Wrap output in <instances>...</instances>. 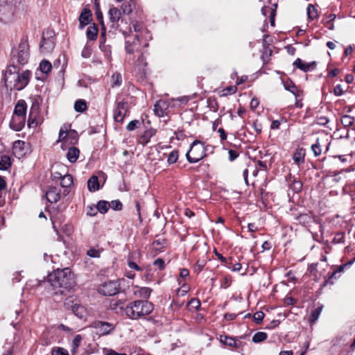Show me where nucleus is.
Wrapping results in <instances>:
<instances>
[{"label":"nucleus","mask_w":355,"mask_h":355,"mask_svg":"<svg viewBox=\"0 0 355 355\" xmlns=\"http://www.w3.org/2000/svg\"><path fill=\"white\" fill-rule=\"evenodd\" d=\"M48 282L54 290L61 294L70 291L76 284L74 275L69 268L57 269L48 276Z\"/></svg>","instance_id":"obj_1"},{"label":"nucleus","mask_w":355,"mask_h":355,"mask_svg":"<svg viewBox=\"0 0 355 355\" xmlns=\"http://www.w3.org/2000/svg\"><path fill=\"white\" fill-rule=\"evenodd\" d=\"M31 76V72L28 70L19 73L12 71L11 69H8L3 77L5 86L7 89L14 88L17 90H21L28 85Z\"/></svg>","instance_id":"obj_2"},{"label":"nucleus","mask_w":355,"mask_h":355,"mask_svg":"<svg viewBox=\"0 0 355 355\" xmlns=\"http://www.w3.org/2000/svg\"><path fill=\"white\" fill-rule=\"evenodd\" d=\"M153 309V303L147 300H135L127 305L125 312L128 318L136 320L149 315Z\"/></svg>","instance_id":"obj_3"},{"label":"nucleus","mask_w":355,"mask_h":355,"mask_svg":"<svg viewBox=\"0 0 355 355\" xmlns=\"http://www.w3.org/2000/svg\"><path fill=\"white\" fill-rule=\"evenodd\" d=\"M26 105L24 101H19L16 104L11 125L15 130H20L25 124Z\"/></svg>","instance_id":"obj_4"},{"label":"nucleus","mask_w":355,"mask_h":355,"mask_svg":"<svg viewBox=\"0 0 355 355\" xmlns=\"http://www.w3.org/2000/svg\"><path fill=\"white\" fill-rule=\"evenodd\" d=\"M204 144L198 140H195L191 145L186 157L189 163H196L206 156Z\"/></svg>","instance_id":"obj_5"},{"label":"nucleus","mask_w":355,"mask_h":355,"mask_svg":"<svg viewBox=\"0 0 355 355\" xmlns=\"http://www.w3.org/2000/svg\"><path fill=\"white\" fill-rule=\"evenodd\" d=\"M29 45L27 39L23 38L17 49L12 52L13 59L20 64H25L28 62L29 58Z\"/></svg>","instance_id":"obj_6"},{"label":"nucleus","mask_w":355,"mask_h":355,"mask_svg":"<svg viewBox=\"0 0 355 355\" xmlns=\"http://www.w3.org/2000/svg\"><path fill=\"white\" fill-rule=\"evenodd\" d=\"M15 7L11 2L0 1V21L8 23L14 18Z\"/></svg>","instance_id":"obj_7"},{"label":"nucleus","mask_w":355,"mask_h":355,"mask_svg":"<svg viewBox=\"0 0 355 355\" xmlns=\"http://www.w3.org/2000/svg\"><path fill=\"white\" fill-rule=\"evenodd\" d=\"M120 284L118 280L104 282L98 288L99 293L103 295L112 296L119 292Z\"/></svg>","instance_id":"obj_8"},{"label":"nucleus","mask_w":355,"mask_h":355,"mask_svg":"<svg viewBox=\"0 0 355 355\" xmlns=\"http://www.w3.org/2000/svg\"><path fill=\"white\" fill-rule=\"evenodd\" d=\"M128 112V103L121 101L116 103L114 110V119L116 122L122 123Z\"/></svg>","instance_id":"obj_9"},{"label":"nucleus","mask_w":355,"mask_h":355,"mask_svg":"<svg viewBox=\"0 0 355 355\" xmlns=\"http://www.w3.org/2000/svg\"><path fill=\"white\" fill-rule=\"evenodd\" d=\"M140 35L139 34L134 35L132 41L126 40L125 42V51L129 55H132L135 52H140L142 50L140 49Z\"/></svg>","instance_id":"obj_10"},{"label":"nucleus","mask_w":355,"mask_h":355,"mask_svg":"<svg viewBox=\"0 0 355 355\" xmlns=\"http://www.w3.org/2000/svg\"><path fill=\"white\" fill-rule=\"evenodd\" d=\"M92 326L99 335L108 334L114 329L113 324L107 322L96 321Z\"/></svg>","instance_id":"obj_11"},{"label":"nucleus","mask_w":355,"mask_h":355,"mask_svg":"<svg viewBox=\"0 0 355 355\" xmlns=\"http://www.w3.org/2000/svg\"><path fill=\"white\" fill-rule=\"evenodd\" d=\"M110 26L112 28H118L119 21L121 18V12L116 7H111L109 10Z\"/></svg>","instance_id":"obj_12"},{"label":"nucleus","mask_w":355,"mask_h":355,"mask_svg":"<svg viewBox=\"0 0 355 355\" xmlns=\"http://www.w3.org/2000/svg\"><path fill=\"white\" fill-rule=\"evenodd\" d=\"M283 85L284 89L293 94L295 98L303 96V91L298 88L292 80H288L284 81Z\"/></svg>","instance_id":"obj_13"},{"label":"nucleus","mask_w":355,"mask_h":355,"mask_svg":"<svg viewBox=\"0 0 355 355\" xmlns=\"http://www.w3.org/2000/svg\"><path fill=\"white\" fill-rule=\"evenodd\" d=\"M139 53V55L137 60L135 58V55H129L128 60L132 61L136 67L139 69V70H142L146 66L147 63L146 62V59L144 57V51H141Z\"/></svg>","instance_id":"obj_14"},{"label":"nucleus","mask_w":355,"mask_h":355,"mask_svg":"<svg viewBox=\"0 0 355 355\" xmlns=\"http://www.w3.org/2000/svg\"><path fill=\"white\" fill-rule=\"evenodd\" d=\"M26 143L21 140L15 141L12 145L13 155L18 158H20L26 154L24 151Z\"/></svg>","instance_id":"obj_15"},{"label":"nucleus","mask_w":355,"mask_h":355,"mask_svg":"<svg viewBox=\"0 0 355 355\" xmlns=\"http://www.w3.org/2000/svg\"><path fill=\"white\" fill-rule=\"evenodd\" d=\"M55 47V42L53 37L46 39L44 36L40 44V49L43 53H50Z\"/></svg>","instance_id":"obj_16"},{"label":"nucleus","mask_w":355,"mask_h":355,"mask_svg":"<svg viewBox=\"0 0 355 355\" xmlns=\"http://www.w3.org/2000/svg\"><path fill=\"white\" fill-rule=\"evenodd\" d=\"M46 198L51 203L57 202L60 198V190L56 187H50L46 192Z\"/></svg>","instance_id":"obj_17"},{"label":"nucleus","mask_w":355,"mask_h":355,"mask_svg":"<svg viewBox=\"0 0 355 355\" xmlns=\"http://www.w3.org/2000/svg\"><path fill=\"white\" fill-rule=\"evenodd\" d=\"M168 104L164 101H157L154 105V112L159 116L162 117L166 114Z\"/></svg>","instance_id":"obj_18"},{"label":"nucleus","mask_w":355,"mask_h":355,"mask_svg":"<svg viewBox=\"0 0 355 355\" xmlns=\"http://www.w3.org/2000/svg\"><path fill=\"white\" fill-rule=\"evenodd\" d=\"M293 65H295L297 68L300 70L307 72L309 71L311 69L314 68L316 65V62L315 61L311 62H304L300 58H297L293 62Z\"/></svg>","instance_id":"obj_19"},{"label":"nucleus","mask_w":355,"mask_h":355,"mask_svg":"<svg viewBox=\"0 0 355 355\" xmlns=\"http://www.w3.org/2000/svg\"><path fill=\"white\" fill-rule=\"evenodd\" d=\"M92 20V12L90 10L87 8H85L80 17H79V21H80V28H83L86 25L89 24L90 21Z\"/></svg>","instance_id":"obj_20"},{"label":"nucleus","mask_w":355,"mask_h":355,"mask_svg":"<svg viewBox=\"0 0 355 355\" xmlns=\"http://www.w3.org/2000/svg\"><path fill=\"white\" fill-rule=\"evenodd\" d=\"M304 158L305 150L303 148H297L293 155V161L298 166L304 162Z\"/></svg>","instance_id":"obj_21"},{"label":"nucleus","mask_w":355,"mask_h":355,"mask_svg":"<svg viewBox=\"0 0 355 355\" xmlns=\"http://www.w3.org/2000/svg\"><path fill=\"white\" fill-rule=\"evenodd\" d=\"M80 155V150L76 147H71L67 153V158L71 163H74L78 159Z\"/></svg>","instance_id":"obj_22"},{"label":"nucleus","mask_w":355,"mask_h":355,"mask_svg":"<svg viewBox=\"0 0 355 355\" xmlns=\"http://www.w3.org/2000/svg\"><path fill=\"white\" fill-rule=\"evenodd\" d=\"M272 51L271 49L266 44V41L264 39L263 40V52L261 58L264 62H268L270 60V56L272 55Z\"/></svg>","instance_id":"obj_23"},{"label":"nucleus","mask_w":355,"mask_h":355,"mask_svg":"<svg viewBox=\"0 0 355 355\" xmlns=\"http://www.w3.org/2000/svg\"><path fill=\"white\" fill-rule=\"evenodd\" d=\"M87 187L90 191H96L100 189L98 177L92 175L87 181Z\"/></svg>","instance_id":"obj_24"},{"label":"nucleus","mask_w":355,"mask_h":355,"mask_svg":"<svg viewBox=\"0 0 355 355\" xmlns=\"http://www.w3.org/2000/svg\"><path fill=\"white\" fill-rule=\"evenodd\" d=\"M273 6L275 7L274 8H269V7H263L261 9V12L265 16L267 15L268 12H270V24L272 26H275V17L277 5L274 4Z\"/></svg>","instance_id":"obj_25"},{"label":"nucleus","mask_w":355,"mask_h":355,"mask_svg":"<svg viewBox=\"0 0 355 355\" xmlns=\"http://www.w3.org/2000/svg\"><path fill=\"white\" fill-rule=\"evenodd\" d=\"M12 162L10 157L7 155H3L0 158V170L5 171L11 166Z\"/></svg>","instance_id":"obj_26"},{"label":"nucleus","mask_w":355,"mask_h":355,"mask_svg":"<svg viewBox=\"0 0 355 355\" xmlns=\"http://www.w3.org/2000/svg\"><path fill=\"white\" fill-rule=\"evenodd\" d=\"M323 309V305H320L317 308L314 309L311 311L310 317H309V322L313 324L318 320L320 317V315Z\"/></svg>","instance_id":"obj_27"},{"label":"nucleus","mask_w":355,"mask_h":355,"mask_svg":"<svg viewBox=\"0 0 355 355\" xmlns=\"http://www.w3.org/2000/svg\"><path fill=\"white\" fill-rule=\"evenodd\" d=\"M87 37L90 40H95L98 35V28L95 24L91 25L87 28L86 32Z\"/></svg>","instance_id":"obj_28"},{"label":"nucleus","mask_w":355,"mask_h":355,"mask_svg":"<svg viewBox=\"0 0 355 355\" xmlns=\"http://www.w3.org/2000/svg\"><path fill=\"white\" fill-rule=\"evenodd\" d=\"M220 341L230 347H238L236 340L232 337L227 336H220Z\"/></svg>","instance_id":"obj_29"},{"label":"nucleus","mask_w":355,"mask_h":355,"mask_svg":"<svg viewBox=\"0 0 355 355\" xmlns=\"http://www.w3.org/2000/svg\"><path fill=\"white\" fill-rule=\"evenodd\" d=\"M98 211L101 214L106 213L109 208H110V202L105 200H100L98 202L97 205Z\"/></svg>","instance_id":"obj_30"},{"label":"nucleus","mask_w":355,"mask_h":355,"mask_svg":"<svg viewBox=\"0 0 355 355\" xmlns=\"http://www.w3.org/2000/svg\"><path fill=\"white\" fill-rule=\"evenodd\" d=\"M135 6L134 0H129L128 2H125L122 4L121 8L123 10V14L129 15L132 11V8Z\"/></svg>","instance_id":"obj_31"},{"label":"nucleus","mask_w":355,"mask_h":355,"mask_svg":"<svg viewBox=\"0 0 355 355\" xmlns=\"http://www.w3.org/2000/svg\"><path fill=\"white\" fill-rule=\"evenodd\" d=\"M51 69L52 65L49 61L46 60H43L41 61L40 64V69L42 73L47 74L51 71Z\"/></svg>","instance_id":"obj_32"},{"label":"nucleus","mask_w":355,"mask_h":355,"mask_svg":"<svg viewBox=\"0 0 355 355\" xmlns=\"http://www.w3.org/2000/svg\"><path fill=\"white\" fill-rule=\"evenodd\" d=\"M73 184V177L69 174L64 175L62 177L60 185L64 188H67Z\"/></svg>","instance_id":"obj_33"},{"label":"nucleus","mask_w":355,"mask_h":355,"mask_svg":"<svg viewBox=\"0 0 355 355\" xmlns=\"http://www.w3.org/2000/svg\"><path fill=\"white\" fill-rule=\"evenodd\" d=\"M87 103L85 100L79 99L75 102L74 109L78 112H83L87 110Z\"/></svg>","instance_id":"obj_34"},{"label":"nucleus","mask_w":355,"mask_h":355,"mask_svg":"<svg viewBox=\"0 0 355 355\" xmlns=\"http://www.w3.org/2000/svg\"><path fill=\"white\" fill-rule=\"evenodd\" d=\"M122 84V76L121 73L116 72L112 76V87H119Z\"/></svg>","instance_id":"obj_35"},{"label":"nucleus","mask_w":355,"mask_h":355,"mask_svg":"<svg viewBox=\"0 0 355 355\" xmlns=\"http://www.w3.org/2000/svg\"><path fill=\"white\" fill-rule=\"evenodd\" d=\"M295 219L298 221L299 223L303 225H306L311 221V216L306 214H301L296 216Z\"/></svg>","instance_id":"obj_36"},{"label":"nucleus","mask_w":355,"mask_h":355,"mask_svg":"<svg viewBox=\"0 0 355 355\" xmlns=\"http://www.w3.org/2000/svg\"><path fill=\"white\" fill-rule=\"evenodd\" d=\"M268 337L266 333L263 331H259L254 334L252 337V341L255 343H259L264 341Z\"/></svg>","instance_id":"obj_37"},{"label":"nucleus","mask_w":355,"mask_h":355,"mask_svg":"<svg viewBox=\"0 0 355 355\" xmlns=\"http://www.w3.org/2000/svg\"><path fill=\"white\" fill-rule=\"evenodd\" d=\"M82 340V337L80 335H76L72 341V345H71V353L73 354H75L77 352V349L78 347L80 345Z\"/></svg>","instance_id":"obj_38"},{"label":"nucleus","mask_w":355,"mask_h":355,"mask_svg":"<svg viewBox=\"0 0 355 355\" xmlns=\"http://www.w3.org/2000/svg\"><path fill=\"white\" fill-rule=\"evenodd\" d=\"M354 119L349 115H343L341 117V123L344 127H349L354 124Z\"/></svg>","instance_id":"obj_39"},{"label":"nucleus","mask_w":355,"mask_h":355,"mask_svg":"<svg viewBox=\"0 0 355 355\" xmlns=\"http://www.w3.org/2000/svg\"><path fill=\"white\" fill-rule=\"evenodd\" d=\"M178 159V151L173 150L168 156L167 162L169 164H173L177 162Z\"/></svg>","instance_id":"obj_40"},{"label":"nucleus","mask_w":355,"mask_h":355,"mask_svg":"<svg viewBox=\"0 0 355 355\" xmlns=\"http://www.w3.org/2000/svg\"><path fill=\"white\" fill-rule=\"evenodd\" d=\"M132 28H133L134 31L136 33V34H139V33H142L143 31H145L147 33V31L144 28L142 25L139 24L138 22H133L132 24V26L130 27V32H132Z\"/></svg>","instance_id":"obj_41"},{"label":"nucleus","mask_w":355,"mask_h":355,"mask_svg":"<svg viewBox=\"0 0 355 355\" xmlns=\"http://www.w3.org/2000/svg\"><path fill=\"white\" fill-rule=\"evenodd\" d=\"M307 15L309 16V18L311 19H314L317 17V10H315V7L311 4L308 6L307 8Z\"/></svg>","instance_id":"obj_42"},{"label":"nucleus","mask_w":355,"mask_h":355,"mask_svg":"<svg viewBox=\"0 0 355 355\" xmlns=\"http://www.w3.org/2000/svg\"><path fill=\"white\" fill-rule=\"evenodd\" d=\"M208 107L213 110L216 112L218 110V104L214 98H209L207 100Z\"/></svg>","instance_id":"obj_43"},{"label":"nucleus","mask_w":355,"mask_h":355,"mask_svg":"<svg viewBox=\"0 0 355 355\" xmlns=\"http://www.w3.org/2000/svg\"><path fill=\"white\" fill-rule=\"evenodd\" d=\"M206 265V261L202 260H198L195 266H194V272L196 273L200 272L202 269L204 268L205 266Z\"/></svg>","instance_id":"obj_44"},{"label":"nucleus","mask_w":355,"mask_h":355,"mask_svg":"<svg viewBox=\"0 0 355 355\" xmlns=\"http://www.w3.org/2000/svg\"><path fill=\"white\" fill-rule=\"evenodd\" d=\"M151 289L148 287H143L139 290V295L143 298H148L151 293Z\"/></svg>","instance_id":"obj_45"},{"label":"nucleus","mask_w":355,"mask_h":355,"mask_svg":"<svg viewBox=\"0 0 355 355\" xmlns=\"http://www.w3.org/2000/svg\"><path fill=\"white\" fill-rule=\"evenodd\" d=\"M187 305L190 307V309L197 310L200 306V302L198 299L192 298Z\"/></svg>","instance_id":"obj_46"},{"label":"nucleus","mask_w":355,"mask_h":355,"mask_svg":"<svg viewBox=\"0 0 355 355\" xmlns=\"http://www.w3.org/2000/svg\"><path fill=\"white\" fill-rule=\"evenodd\" d=\"M311 150H312L314 155L316 157L319 156L321 154L322 150H321L320 144L319 143L318 139L316 141L315 144H314L311 146Z\"/></svg>","instance_id":"obj_47"},{"label":"nucleus","mask_w":355,"mask_h":355,"mask_svg":"<svg viewBox=\"0 0 355 355\" xmlns=\"http://www.w3.org/2000/svg\"><path fill=\"white\" fill-rule=\"evenodd\" d=\"M237 88L236 86H229L223 89L222 91L221 96H226L227 94H232L236 93Z\"/></svg>","instance_id":"obj_48"},{"label":"nucleus","mask_w":355,"mask_h":355,"mask_svg":"<svg viewBox=\"0 0 355 355\" xmlns=\"http://www.w3.org/2000/svg\"><path fill=\"white\" fill-rule=\"evenodd\" d=\"M110 207L114 210H121L123 208V205L121 202L119 200H112L110 203Z\"/></svg>","instance_id":"obj_49"},{"label":"nucleus","mask_w":355,"mask_h":355,"mask_svg":"<svg viewBox=\"0 0 355 355\" xmlns=\"http://www.w3.org/2000/svg\"><path fill=\"white\" fill-rule=\"evenodd\" d=\"M52 355H69L67 349L62 347H57L52 350Z\"/></svg>","instance_id":"obj_50"},{"label":"nucleus","mask_w":355,"mask_h":355,"mask_svg":"<svg viewBox=\"0 0 355 355\" xmlns=\"http://www.w3.org/2000/svg\"><path fill=\"white\" fill-rule=\"evenodd\" d=\"M101 252V251L99 250L92 248L87 252V254L90 257L98 258L100 257Z\"/></svg>","instance_id":"obj_51"},{"label":"nucleus","mask_w":355,"mask_h":355,"mask_svg":"<svg viewBox=\"0 0 355 355\" xmlns=\"http://www.w3.org/2000/svg\"><path fill=\"white\" fill-rule=\"evenodd\" d=\"M264 315H265L262 311H257L254 314L253 318L257 323H260L263 320Z\"/></svg>","instance_id":"obj_52"},{"label":"nucleus","mask_w":355,"mask_h":355,"mask_svg":"<svg viewBox=\"0 0 355 355\" xmlns=\"http://www.w3.org/2000/svg\"><path fill=\"white\" fill-rule=\"evenodd\" d=\"M291 187L295 192H298L302 189V183L300 181L294 180L291 184Z\"/></svg>","instance_id":"obj_53"},{"label":"nucleus","mask_w":355,"mask_h":355,"mask_svg":"<svg viewBox=\"0 0 355 355\" xmlns=\"http://www.w3.org/2000/svg\"><path fill=\"white\" fill-rule=\"evenodd\" d=\"M73 311L74 314H76L78 317L81 318L83 317V307L75 305L73 307Z\"/></svg>","instance_id":"obj_54"},{"label":"nucleus","mask_w":355,"mask_h":355,"mask_svg":"<svg viewBox=\"0 0 355 355\" xmlns=\"http://www.w3.org/2000/svg\"><path fill=\"white\" fill-rule=\"evenodd\" d=\"M87 209H88L87 212V215L91 216H94L97 214V211H98L97 206H95V205L88 206Z\"/></svg>","instance_id":"obj_55"},{"label":"nucleus","mask_w":355,"mask_h":355,"mask_svg":"<svg viewBox=\"0 0 355 355\" xmlns=\"http://www.w3.org/2000/svg\"><path fill=\"white\" fill-rule=\"evenodd\" d=\"M153 265L157 266L159 270H163L165 266V263L162 259L159 258L154 261Z\"/></svg>","instance_id":"obj_56"},{"label":"nucleus","mask_w":355,"mask_h":355,"mask_svg":"<svg viewBox=\"0 0 355 355\" xmlns=\"http://www.w3.org/2000/svg\"><path fill=\"white\" fill-rule=\"evenodd\" d=\"M104 355H127L125 353H118L112 349H104Z\"/></svg>","instance_id":"obj_57"},{"label":"nucleus","mask_w":355,"mask_h":355,"mask_svg":"<svg viewBox=\"0 0 355 355\" xmlns=\"http://www.w3.org/2000/svg\"><path fill=\"white\" fill-rule=\"evenodd\" d=\"M228 155H229V159L231 162L236 159L239 156V153L236 150H232V149H230L228 150Z\"/></svg>","instance_id":"obj_58"},{"label":"nucleus","mask_w":355,"mask_h":355,"mask_svg":"<svg viewBox=\"0 0 355 355\" xmlns=\"http://www.w3.org/2000/svg\"><path fill=\"white\" fill-rule=\"evenodd\" d=\"M139 123V121L137 120H133L131 121L127 125L126 128L129 131L134 130L136 128L137 124Z\"/></svg>","instance_id":"obj_59"},{"label":"nucleus","mask_w":355,"mask_h":355,"mask_svg":"<svg viewBox=\"0 0 355 355\" xmlns=\"http://www.w3.org/2000/svg\"><path fill=\"white\" fill-rule=\"evenodd\" d=\"M67 130H64L62 128L60 130L59 132V137L58 141H64L65 139H67Z\"/></svg>","instance_id":"obj_60"},{"label":"nucleus","mask_w":355,"mask_h":355,"mask_svg":"<svg viewBox=\"0 0 355 355\" xmlns=\"http://www.w3.org/2000/svg\"><path fill=\"white\" fill-rule=\"evenodd\" d=\"M334 93L336 96H340L343 95V90L340 85H336L334 89Z\"/></svg>","instance_id":"obj_61"},{"label":"nucleus","mask_w":355,"mask_h":355,"mask_svg":"<svg viewBox=\"0 0 355 355\" xmlns=\"http://www.w3.org/2000/svg\"><path fill=\"white\" fill-rule=\"evenodd\" d=\"M128 265L129 268L131 269H134L137 271L141 270V268L134 261L128 260Z\"/></svg>","instance_id":"obj_62"},{"label":"nucleus","mask_w":355,"mask_h":355,"mask_svg":"<svg viewBox=\"0 0 355 355\" xmlns=\"http://www.w3.org/2000/svg\"><path fill=\"white\" fill-rule=\"evenodd\" d=\"M218 132L219 133L220 135V138L222 141H224V140H226L227 139V135H226V132L225 131V130L222 128H219L218 130Z\"/></svg>","instance_id":"obj_63"},{"label":"nucleus","mask_w":355,"mask_h":355,"mask_svg":"<svg viewBox=\"0 0 355 355\" xmlns=\"http://www.w3.org/2000/svg\"><path fill=\"white\" fill-rule=\"evenodd\" d=\"M259 104V101L257 98H252L250 101V106L252 109H255Z\"/></svg>","instance_id":"obj_64"}]
</instances>
